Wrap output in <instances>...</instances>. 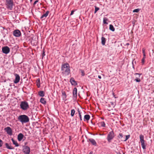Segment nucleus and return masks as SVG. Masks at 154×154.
Returning a JSON list of instances; mask_svg holds the SVG:
<instances>
[{
	"label": "nucleus",
	"instance_id": "f257e3e1",
	"mask_svg": "<svg viewBox=\"0 0 154 154\" xmlns=\"http://www.w3.org/2000/svg\"><path fill=\"white\" fill-rule=\"evenodd\" d=\"M62 73L65 76L68 75L70 73V66L67 63L62 65L61 66Z\"/></svg>",
	"mask_w": 154,
	"mask_h": 154
},
{
	"label": "nucleus",
	"instance_id": "f03ea898",
	"mask_svg": "<svg viewBox=\"0 0 154 154\" xmlns=\"http://www.w3.org/2000/svg\"><path fill=\"white\" fill-rule=\"evenodd\" d=\"M18 119L22 124L27 123L29 122V120L28 117L25 115L20 116L18 117Z\"/></svg>",
	"mask_w": 154,
	"mask_h": 154
},
{
	"label": "nucleus",
	"instance_id": "7ed1b4c3",
	"mask_svg": "<svg viewBox=\"0 0 154 154\" xmlns=\"http://www.w3.org/2000/svg\"><path fill=\"white\" fill-rule=\"evenodd\" d=\"M5 4L6 8L11 10L13 9L14 5L13 0H5Z\"/></svg>",
	"mask_w": 154,
	"mask_h": 154
},
{
	"label": "nucleus",
	"instance_id": "20e7f679",
	"mask_svg": "<svg viewBox=\"0 0 154 154\" xmlns=\"http://www.w3.org/2000/svg\"><path fill=\"white\" fill-rule=\"evenodd\" d=\"M20 106V108L24 111L27 110L29 108L28 103L25 101L21 102Z\"/></svg>",
	"mask_w": 154,
	"mask_h": 154
},
{
	"label": "nucleus",
	"instance_id": "39448f33",
	"mask_svg": "<svg viewBox=\"0 0 154 154\" xmlns=\"http://www.w3.org/2000/svg\"><path fill=\"white\" fill-rule=\"evenodd\" d=\"M115 137V134L114 132L111 131L109 132L107 134V140L108 142L109 143L111 142L112 140Z\"/></svg>",
	"mask_w": 154,
	"mask_h": 154
},
{
	"label": "nucleus",
	"instance_id": "423d86ee",
	"mask_svg": "<svg viewBox=\"0 0 154 154\" xmlns=\"http://www.w3.org/2000/svg\"><path fill=\"white\" fill-rule=\"evenodd\" d=\"M23 152L24 154H29L30 152V148L27 146H23Z\"/></svg>",
	"mask_w": 154,
	"mask_h": 154
},
{
	"label": "nucleus",
	"instance_id": "0eeeda50",
	"mask_svg": "<svg viewBox=\"0 0 154 154\" xmlns=\"http://www.w3.org/2000/svg\"><path fill=\"white\" fill-rule=\"evenodd\" d=\"M2 51L3 53L7 54L9 53L10 49L8 46H5L2 48Z\"/></svg>",
	"mask_w": 154,
	"mask_h": 154
},
{
	"label": "nucleus",
	"instance_id": "6e6552de",
	"mask_svg": "<svg viewBox=\"0 0 154 154\" xmlns=\"http://www.w3.org/2000/svg\"><path fill=\"white\" fill-rule=\"evenodd\" d=\"M13 34L16 37H19L21 35V33L19 30L17 29L13 31Z\"/></svg>",
	"mask_w": 154,
	"mask_h": 154
},
{
	"label": "nucleus",
	"instance_id": "1a4fd4ad",
	"mask_svg": "<svg viewBox=\"0 0 154 154\" xmlns=\"http://www.w3.org/2000/svg\"><path fill=\"white\" fill-rule=\"evenodd\" d=\"M15 77V79L14 80V82L15 84H17L18 83L20 79V77L19 75L16 73L14 74Z\"/></svg>",
	"mask_w": 154,
	"mask_h": 154
},
{
	"label": "nucleus",
	"instance_id": "9d476101",
	"mask_svg": "<svg viewBox=\"0 0 154 154\" xmlns=\"http://www.w3.org/2000/svg\"><path fill=\"white\" fill-rule=\"evenodd\" d=\"M7 132V133L11 135L12 134V131L11 128L9 127H7L4 129Z\"/></svg>",
	"mask_w": 154,
	"mask_h": 154
},
{
	"label": "nucleus",
	"instance_id": "9b49d317",
	"mask_svg": "<svg viewBox=\"0 0 154 154\" xmlns=\"http://www.w3.org/2000/svg\"><path fill=\"white\" fill-rule=\"evenodd\" d=\"M69 81L72 85L76 86L77 85L76 82L75 81L73 78H71Z\"/></svg>",
	"mask_w": 154,
	"mask_h": 154
},
{
	"label": "nucleus",
	"instance_id": "f8f14e48",
	"mask_svg": "<svg viewBox=\"0 0 154 154\" xmlns=\"http://www.w3.org/2000/svg\"><path fill=\"white\" fill-rule=\"evenodd\" d=\"M72 94L73 97L75 98H76L77 97V89L76 88H74L72 92Z\"/></svg>",
	"mask_w": 154,
	"mask_h": 154
},
{
	"label": "nucleus",
	"instance_id": "ddd939ff",
	"mask_svg": "<svg viewBox=\"0 0 154 154\" xmlns=\"http://www.w3.org/2000/svg\"><path fill=\"white\" fill-rule=\"evenodd\" d=\"M24 135L22 133H20L17 136V139L19 141H21L23 139Z\"/></svg>",
	"mask_w": 154,
	"mask_h": 154
},
{
	"label": "nucleus",
	"instance_id": "4468645a",
	"mask_svg": "<svg viewBox=\"0 0 154 154\" xmlns=\"http://www.w3.org/2000/svg\"><path fill=\"white\" fill-rule=\"evenodd\" d=\"M124 135L122 133L119 134V135L118 136V138L119 140L120 139L121 141H122V140H124Z\"/></svg>",
	"mask_w": 154,
	"mask_h": 154
},
{
	"label": "nucleus",
	"instance_id": "2eb2a0df",
	"mask_svg": "<svg viewBox=\"0 0 154 154\" xmlns=\"http://www.w3.org/2000/svg\"><path fill=\"white\" fill-rule=\"evenodd\" d=\"M88 140L92 143V144L95 146L97 145V143L95 140L92 138H90L88 139Z\"/></svg>",
	"mask_w": 154,
	"mask_h": 154
},
{
	"label": "nucleus",
	"instance_id": "dca6fc26",
	"mask_svg": "<svg viewBox=\"0 0 154 154\" xmlns=\"http://www.w3.org/2000/svg\"><path fill=\"white\" fill-rule=\"evenodd\" d=\"M49 13V11H47L46 12V13L44 14H43L41 17H40V18L41 19H42L44 17H45V18L48 16Z\"/></svg>",
	"mask_w": 154,
	"mask_h": 154
},
{
	"label": "nucleus",
	"instance_id": "f3484780",
	"mask_svg": "<svg viewBox=\"0 0 154 154\" xmlns=\"http://www.w3.org/2000/svg\"><path fill=\"white\" fill-rule=\"evenodd\" d=\"M5 146L8 149H14V148L11 146H9V144L8 143H5Z\"/></svg>",
	"mask_w": 154,
	"mask_h": 154
},
{
	"label": "nucleus",
	"instance_id": "a211bd4d",
	"mask_svg": "<svg viewBox=\"0 0 154 154\" xmlns=\"http://www.w3.org/2000/svg\"><path fill=\"white\" fill-rule=\"evenodd\" d=\"M11 140L13 142V144L16 147H18L19 146V145L17 143V141L15 140L13 138H12Z\"/></svg>",
	"mask_w": 154,
	"mask_h": 154
},
{
	"label": "nucleus",
	"instance_id": "6ab92c4d",
	"mask_svg": "<svg viewBox=\"0 0 154 154\" xmlns=\"http://www.w3.org/2000/svg\"><path fill=\"white\" fill-rule=\"evenodd\" d=\"M101 43L103 45H104L106 43V39L103 37H101Z\"/></svg>",
	"mask_w": 154,
	"mask_h": 154
},
{
	"label": "nucleus",
	"instance_id": "aec40b11",
	"mask_svg": "<svg viewBox=\"0 0 154 154\" xmlns=\"http://www.w3.org/2000/svg\"><path fill=\"white\" fill-rule=\"evenodd\" d=\"M90 118V116L88 114L85 115L84 117V120L88 121L89 120Z\"/></svg>",
	"mask_w": 154,
	"mask_h": 154
},
{
	"label": "nucleus",
	"instance_id": "412c9836",
	"mask_svg": "<svg viewBox=\"0 0 154 154\" xmlns=\"http://www.w3.org/2000/svg\"><path fill=\"white\" fill-rule=\"evenodd\" d=\"M38 94L40 96L43 97L45 95V92L43 91H40L38 92Z\"/></svg>",
	"mask_w": 154,
	"mask_h": 154
},
{
	"label": "nucleus",
	"instance_id": "4be33fe9",
	"mask_svg": "<svg viewBox=\"0 0 154 154\" xmlns=\"http://www.w3.org/2000/svg\"><path fill=\"white\" fill-rule=\"evenodd\" d=\"M144 137L143 135L142 134H140V143L144 141H145L144 140Z\"/></svg>",
	"mask_w": 154,
	"mask_h": 154
},
{
	"label": "nucleus",
	"instance_id": "5701e85b",
	"mask_svg": "<svg viewBox=\"0 0 154 154\" xmlns=\"http://www.w3.org/2000/svg\"><path fill=\"white\" fill-rule=\"evenodd\" d=\"M40 102L41 103L44 104H45L46 103L45 99L43 98H41Z\"/></svg>",
	"mask_w": 154,
	"mask_h": 154
},
{
	"label": "nucleus",
	"instance_id": "b1692460",
	"mask_svg": "<svg viewBox=\"0 0 154 154\" xmlns=\"http://www.w3.org/2000/svg\"><path fill=\"white\" fill-rule=\"evenodd\" d=\"M141 145L143 149H145L146 148V144L145 141L141 142Z\"/></svg>",
	"mask_w": 154,
	"mask_h": 154
},
{
	"label": "nucleus",
	"instance_id": "393cba45",
	"mask_svg": "<svg viewBox=\"0 0 154 154\" xmlns=\"http://www.w3.org/2000/svg\"><path fill=\"white\" fill-rule=\"evenodd\" d=\"M36 82L37 84V85L38 87L39 88L40 86V79L39 78L37 79Z\"/></svg>",
	"mask_w": 154,
	"mask_h": 154
},
{
	"label": "nucleus",
	"instance_id": "a878e982",
	"mask_svg": "<svg viewBox=\"0 0 154 154\" xmlns=\"http://www.w3.org/2000/svg\"><path fill=\"white\" fill-rule=\"evenodd\" d=\"M109 29L112 32L114 31L115 30V28L113 26L112 24H110L109 25Z\"/></svg>",
	"mask_w": 154,
	"mask_h": 154
},
{
	"label": "nucleus",
	"instance_id": "bb28decb",
	"mask_svg": "<svg viewBox=\"0 0 154 154\" xmlns=\"http://www.w3.org/2000/svg\"><path fill=\"white\" fill-rule=\"evenodd\" d=\"M130 137V135H128L125 136V138H124V140H122L123 141H126L128 140Z\"/></svg>",
	"mask_w": 154,
	"mask_h": 154
},
{
	"label": "nucleus",
	"instance_id": "cd10ccee",
	"mask_svg": "<svg viewBox=\"0 0 154 154\" xmlns=\"http://www.w3.org/2000/svg\"><path fill=\"white\" fill-rule=\"evenodd\" d=\"M100 126L102 127H105L106 126L104 122H101L100 123Z\"/></svg>",
	"mask_w": 154,
	"mask_h": 154
},
{
	"label": "nucleus",
	"instance_id": "c85d7f7f",
	"mask_svg": "<svg viewBox=\"0 0 154 154\" xmlns=\"http://www.w3.org/2000/svg\"><path fill=\"white\" fill-rule=\"evenodd\" d=\"M75 112V111L74 109H72L71 110V116L73 117L74 116Z\"/></svg>",
	"mask_w": 154,
	"mask_h": 154
},
{
	"label": "nucleus",
	"instance_id": "c756f323",
	"mask_svg": "<svg viewBox=\"0 0 154 154\" xmlns=\"http://www.w3.org/2000/svg\"><path fill=\"white\" fill-rule=\"evenodd\" d=\"M108 20L106 17H104L103 19V23L104 24H108V23L106 22V21Z\"/></svg>",
	"mask_w": 154,
	"mask_h": 154
},
{
	"label": "nucleus",
	"instance_id": "7c9ffc66",
	"mask_svg": "<svg viewBox=\"0 0 154 154\" xmlns=\"http://www.w3.org/2000/svg\"><path fill=\"white\" fill-rule=\"evenodd\" d=\"M94 7L95 9L94 13L95 14L100 9V8L98 7H97L96 6H95Z\"/></svg>",
	"mask_w": 154,
	"mask_h": 154
},
{
	"label": "nucleus",
	"instance_id": "2f4dec72",
	"mask_svg": "<svg viewBox=\"0 0 154 154\" xmlns=\"http://www.w3.org/2000/svg\"><path fill=\"white\" fill-rule=\"evenodd\" d=\"M80 71L82 74L81 75L82 76H84L85 75V73L84 70L82 69H80Z\"/></svg>",
	"mask_w": 154,
	"mask_h": 154
},
{
	"label": "nucleus",
	"instance_id": "473e14b6",
	"mask_svg": "<svg viewBox=\"0 0 154 154\" xmlns=\"http://www.w3.org/2000/svg\"><path fill=\"white\" fill-rule=\"evenodd\" d=\"M134 80L136 81V82H140V79L137 77H136V79H135Z\"/></svg>",
	"mask_w": 154,
	"mask_h": 154
},
{
	"label": "nucleus",
	"instance_id": "72a5a7b5",
	"mask_svg": "<svg viewBox=\"0 0 154 154\" xmlns=\"http://www.w3.org/2000/svg\"><path fill=\"white\" fill-rule=\"evenodd\" d=\"M139 9H135L133 11V12L137 13L139 11Z\"/></svg>",
	"mask_w": 154,
	"mask_h": 154
},
{
	"label": "nucleus",
	"instance_id": "f704fd0d",
	"mask_svg": "<svg viewBox=\"0 0 154 154\" xmlns=\"http://www.w3.org/2000/svg\"><path fill=\"white\" fill-rule=\"evenodd\" d=\"M135 75H136V77H138V78L140 77V75H141V74H139L138 73H136L135 74Z\"/></svg>",
	"mask_w": 154,
	"mask_h": 154
},
{
	"label": "nucleus",
	"instance_id": "c9c22d12",
	"mask_svg": "<svg viewBox=\"0 0 154 154\" xmlns=\"http://www.w3.org/2000/svg\"><path fill=\"white\" fill-rule=\"evenodd\" d=\"M62 94L63 96V97H64L65 98L66 97V94L65 93V92H64V91L62 92Z\"/></svg>",
	"mask_w": 154,
	"mask_h": 154
},
{
	"label": "nucleus",
	"instance_id": "e433bc0d",
	"mask_svg": "<svg viewBox=\"0 0 154 154\" xmlns=\"http://www.w3.org/2000/svg\"><path fill=\"white\" fill-rule=\"evenodd\" d=\"M45 51L44 49L42 51V57L43 58V57H44L45 56Z\"/></svg>",
	"mask_w": 154,
	"mask_h": 154
},
{
	"label": "nucleus",
	"instance_id": "4c0bfd02",
	"mask_svg": "<svg viewBox=\"0 0 154 154\" xmlns=\"http://www.w3.org/2000/svg\"><path fill=\"white\" fill-rule=\"evenodd\" d=\"M145 59V58L143 57L142 58V59L141 63H142L143 65L144 64V63Z\"/></svg>",
	"mask_w": 154,
	"mask_h": 154
},
{
	"label": "nucleus",
	"instance_id": "58836bf2",
	"mask_svg": "<svg viewBox=\"0 0 154 154\" xmlns=\"http://www.w3.org/2000/svg\"><path fill=\"white\" fill-rule=\"evenodd\" d=\"M3 144V142L0 139V147L2 146Z\"/></svg>",
	"mask_w": 154,
	"mask_h": 154
},
{
	"label": "nucleus",
	"instance_id": "ea45409f",
	"mask_svg": "<svg viewBox=\"0 0 154 154\" xmlns=\"http://www.w3.org/2000/svg\"><path fill=\"white\" fill-rule=\"evenodd\" d=\"M110 103L111 105L113 107H115V104L113 102H110Z\"/></svg>",
	"mask_w": 154,
	"mask_h": 154
},
{
	"label": "nucleus",
	"instance_id": "a19ab883",
	"mask_svg": "<svg viewBox=\"0 0 154 154\" xmlns=\"http://www.w3.org/2000/svg\"><path fill=\"white\" fill-rule=\"evenodd\" d=\"M38 2V0L35 1L33 3V5L35 6V4H36V3Z\"/></svg>",
	"mask_w": 154,
	"mask_h": 154
},
{
	"label": "nucleus",
	"instance_id": "79ce46f5",
	"mask_svg": "<svg viewBox=\"0 0 154 154\" xmlns=\"http://www.w3.org/2000/svg\"><path fill=\"white\" fill-rule=\"evenodd\" d=\"M79 117H80V119L81 121L82 120V116L81 114H79Z\"/></svg>",
	"mask_w": 154,
	"mask_h": 154
},
{
	"label": "nucleus",
	"instance_id": "37998d69",
	"mask_svg": "<svg viewBox=\"0 0 154 154\" xmlns=\"http://www.w3.org/2000/svg\"><path fill=\"white\" fill-rule=\"evenodd\" d=\"M74 12V11L73 10H72L71 11V14H70V15H72L73 14Z\"/></svg>",
	"mask_w": 154,
	"mask_h": 154
},
{
	"label": "nucleus",
	"instance_id": "c03bdc74",
	"mask_svg": "<svg viewBox=\"0 0 154 154\" xmlns=\"http://www.w3.org/2000/svg\"><path fill=\"white\" fill-rule=\"evenodd\" d=\"M142 52L143 54L145 53V49L144 48H143L142 49Z\"/></svg>",
	"mask_w": 154,
	"mask_h": 154
},
{
	"label": "nucleus",
	"instance_id": "a18cd8bd",
	"mask_svg": "<svg viewBox=\"0 0 154 154\" xmlns=\"http://www.w3.org/2000/svg\"><path fill=\"white\" fill-rule=\"evenodd\" d=\"M143 58H146V54H145V53H144L143 54Z\"/></svg>",
	"mask_w": 154,
	"mask_h": 154
},
{
	"label": "nucleus",
	"instance_id": "49530a36",
	"mask_svg": "<svg viewBox=\"0 0 154 154\" xmlns=\"http://www.w3.org/2000/svg\"><path fill=\"white\" fill-rule=\"evenodd\" d=\"M98 78L100 79H101V77L100 75H98Z\"/></svg>",
	"mask_w": 154,
	"mask_h": 154
},
{
	"label": "nucleus",
	"instance_id": "de8ad7c7",
	"mask_svg": "<svg viewBox=\"0 0 154 154\" xmlns=\"http://www.w3.org/2000/svg\"><path fill=\"white\" fill-rule=\"evenodd\" d=\"M78 112L79 114H81V112H80V111L79 110V109H78Z\"/></svg>",
	"mask_w": 154,
	"mask_h": 154
},
{
	"label": "nucleus",
	"instance_id": "09e8293b",
	"mask_svg": "<svg viewBox=\"0 0 154 154\" xmlns=\"http://www.w3.org/2000/svg\"><path fill=\"white\" fill-rule=\"evenodd\" d=\"M93 153V152H90L89 154H92Z\"/></svg>",
	"mask_w": 154,
	"mask_h": 154
},
{
	"label": "nucleus",
	"instance_id": "8fccbe9b",
	"mask_svg": "<svg viewBox=\"0 0 154 154\" xmlns=\"http://www.w3.org/2000/svg\"><path fill=\"white\" fill-rule=\"evenodd\" d=\"M126 45H129V43H127L126 44Z\"/></svg>",
	"mask_w": 154,
	"mask_h": 154
},
{
	"label": "nucleus",
	"instance_id": "3c124183",
	"mask_svg": "<svg viewBox=\"0 0 154 154\" xmlns=\"http://www.w3.org/2000/svg\"><path fill=\"white\" fill-rule=\"evenodd\" d=\"M32 0H30V2H32Z\"/></svg>",
	"mask_w": 154,
	"mask_h": 154
},
{
	"label": "nucleus",
	"instance_id": "603ef678",
	"mask_svg": "<svg viewBox=\"0 0 154 154\" xmlns=\"http://www.w3.org/2000/svg\"><path fill=\"white\" fill-rule=\"evenodd\" d=\"M101 118L102 119H104V118L103 117Z\"/></svg>",
	"mask_w": 154,
	"mask_h": 154
},
{
	"label": "nucleus",
	"instance_id": "864d4df0",
	"mask_svg": "<svg viewBox=\"0 0 154 154\" xmlns=\"http://www.w3.org/2000/svg\"><path fill=\"white\" fill-rule=\"evenodd\" d=\"M2 151L0 150V152H1Z\"/></svg>",
	"mask_w": 154,
	"mask_h": 154
},
{
	"label": "nucleus",
	"instance_id": "5fc2aeb1",
	"mask_svg": "<svg viewBox=\"0 0 154 154\" xmlns=\"http://www.w3.org/2000/svg\"><path fill=\"white\" fill-rule=\"evenodd\" d=\"M119 154H121V153H119Z\"/></svg>",
	"mask_w": 154,
	"mask_h": 154
},
{
	"label": "nucleus",
	"instance_id": "6e6d98bb",
	"mask_svg": "<svg viewBox=\"0 0 154 154\" xmlns=\"http://www.w3.org/2000/svg\"><path fill=\"white\" fill-rule=\"evenodd\" d=\"M26 144H27V143H25V145H26Z\"/></svg>",
	"mask_w": 154,
	"mask_h": 154
}]
</instances>
